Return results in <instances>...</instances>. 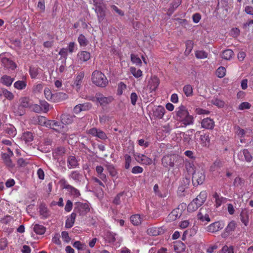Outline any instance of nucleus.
<instances>
[{
	"label": "nucleus",
	"instance_id": "nucleus-22",
	"mask_svg": "<svg viewBox=\"0 0 253 253\" xmlns=\"http://www.w3.org/2000/svg\"><path fill=\"white\" fill-rule=\"evenodd\" d=\"M189 114L187 110L186 109L185 107L183 106H181L179 107L176 111V115L177 117L179 118L178 120L180 121L182 119H183L184 118H185L187 116V115Z\"/></svg>",
	"mask_w": 253,
	"mask_h": 253
},
{
	"label": "nucleus",
	"instance_id": "nucleus-47",
	"mask_svg": "<svg viewBox=\"0 0 253 253\" xmlns=\"http://www.w3.org/2000/svg\"><path fill=\"white\" fill-rule=\"evenodd\" d=\"M104 169L101 166H97L96 167V171L100 177L103 181H105L106 180V176L105 174L103 173Z\"/></svg>",
	"mask_w": 253,
	"mask_h": 253
},
{
	"label": "nucleus",
	"instance_id": "nucleus-52",
	"mask_svg": "<svg viewBox=\"0 0 253 253\" xmlns=\"http://www.w3.org/2000/svg\"><path fill=\"white\" fill-rule=\"evenodd\" d=\"M126 89V85L123 82H120L118 84L117 89V94L121 95L124 91Z\"/></svg>",
	"mask_w": 253,
	"mask_h": 253
},
{
	"label": "nucleus",
	"instance_id": "nucleus-23",
	"mask_svg": "<svg viewBox=\"0 0 253 253\" xmlns=\"http://www.w3.org/2000/svg\"><path fill=\"white\" fill-rule=\"evenodd\" d=\"M1 63L2 65L7 69L14 70L16 67L15 64L7 58H2L1 59Z\"/></svg>",
	"mask_w": 253,
	"mask_h": 253
},
{
	"label": "nucleus",
	"instance_id": "nucleus-8",
	"mask_svg": "<svg viewBox=\"0 0 253 253\" xmlns=\"http://www.w3.org/2000/svg\"><path fill=\"white\" fill-rule=\"evenodd\" d=\"M95 98L97 102L101 106H106L111 103L114 100V98L112 96H105L100 93H96Z\"/></svg>",
	"mask_w": 253,
	"mask_h": 253
},
{
	"label": "nucleus",
	"instance_id": "nucleus-56",
	"mask_svg": "<svg viewBox=\"0 0 253 253\" xmlns=\"http://www.w3.org/2000/svg\"><path fill=\"white\" fill-rule=\"evenodd\" d=\"M242 222L247 226L249 223V216L247 212L242 211L240 214Z\"/></svg>",
	"mask_w": 253,
	"mask_h": 253
},
{
	"label": "nucleus",
	"instance_id": "nucleus-41",
	"mask_svg": "<svg viewBox=\"0 0 253 253\" xmlns=\"http://www.w3.org/2000/svg\"><path fill=\"white\" fill-rule=\"evenodd\" d=\"M33 135L32 132L29 131H26L23 133L22 136V139L26 143H29L33 141Z\"/></svg>",
	"mask_w": 253,
	"mask_h": 253
},
{
	"label": "nucleus",
	"instance_id": "nucleus-64",
	"mask_svg": "<svg viewBox=\"0 0 253 253\" xmlns=\"http://www.w3.org/2000/svg\"><path fill=\"white\" fill-rule=\"evenodd\" d=\"M223 253H234V248L233 246H224L222 249Z\"/></svg>",
	"mask_w": 253,
	"mask_h": 253
},
{
	"label": "nucleus",
	"instance_id": "nucleus-49",
	"mask_svg": "<svg viewBox=\"0 0 253 253\" xmlns=\"http://www.w3.org/2000/svg\"><path fill=\"white\" fill-rule=\"evenodd\" d=\"M107 239L110 243H114L116 240H120L118 237V235L113 232H109L107 235Z\"/></svg>",
	"mask_w": 253,
	"mask_h": 253
},
{
	"label": "nucleus",
	"instance_id": "nucleus-35",
	"mask_svg": "<svg viewBox=\"0 0 253 253\" xmlns=\"http://www.w3.org/2000/svg\"><path fill=\"white\" fill-rule=\"evenodd\" d=\"M5 131L11 137H14L16 134V128L11 125H7L5 127Z\"/></svg>",
	"mask_w": 253,
	"mask_h": 253
},
{
	"label": "nucleus",
	"instance_id": "nucleus-48",
	"mask_svg": "<svg viewBox=\"0 0 253 253\" xmlns=\"http://www.w3.org/2000/svg\"><path fill=\"white\" fill-rule=\"evenodd\" d=\"M66 188L68 189L71 194L74 197H78L80 196V191L74 187L68 185Z\"/></svg>",
	"mask_w": 253,
	"mask_h": 253
},
{
	"label": "nucleus",
	"instance_id": "nucleus-62",
	"mask_svg": "<svg viewBox=\"0 0 253 253\" xmlns=\"http://www.w3.org/2000/svg\"><path fill=\"white\" fill-rule=\"evenodd\" d=\"M154 192L155 194L161 198H164L167 196L166 193L162 194L159 189V186L157 184H156L153 187Z\"/></svg>",
	"mask_w": 253,
	"mask_h": 253
},
{
	"label": "nucleus",
	"instance_id": "nucleus-50",
	"mask_svg": "<svg viewBox=\"0 0 253 253\" xmlns=\"http://www.w3.org/2000/svg\"><path fill=\"white\" fill-rule=\"evenodd\" d=\"M237 226V224L234 221H230L227 227L225 228V231L228 233H231L234 231Z\"/></svg>",
	"mask_w": 253,
	"mask_h": 253
},
{
	"label": "nucleus",
	"instance_id": "nucleus-19",
	"mask_svg": "<svg viewBox=\"0 0 253 253\" xmlns=\"http://www.w3.org/2000/svg\"><path fill=\"white\" fill-rule=\"evenodd\" d=\"M212 197L215 199L214 206L216 208L219 207L222 204L225 203L227 201L226 198L219 196L216 192L213 194Z\"/></svg>",
	"mask_w": 253,
	"mask_h": 253
},
{
	"label": "nucleus",
	"instance_id": "nucleus-29",
	"mask_svg": "<svg viewBox=\"0 0 253 253\" xmlns=\"http://www.w3.org/2000/svg\"><path fill=\"white\" fill-rule=\"evenodd\" d=\"M182 214V211L179 209V208H176L174 209L171 213L169 215V218L172 220H174L177 218L180 217Z\"/></svg>",
	"mask_w": 253,
	"mask_h": 253
},
{
	"label": "nucleus",
	"instance_id": "nucleus-9",
	"mask_svg": "<svg viewBox=\"0 0 253 253\" xmlns=\"http://www.w3.org/2000/svg\"><path fill=\"white\" fill-rule=\"evenodd\" d=\"M178 157L175 155H166L162 160V164L165 167H173Z\"/></svg>",
	"mask_w": 253,
	"mask_h": 253
},
{
	"label": "nucleus",
	"instance_id": "nucleus-34",
	"mask_svg": "<svg viewBox=\"0 0 253 253\" xmlns=\"http://www.w3.org/2000/svg\"><path fill=\"white\" fill-rule=\"evenodd\" d=\"M0 92H2V95L9 100H11L14 98V96L13 94L5 88H1Z\"/></svg>",
	"mask_w": 253,
	"mask_h": 253
},
{
	"label": "nucleus",
	"instance_id": "nucleus-26",
	"mask_svg": "<svg viewBox=\"0 0 253 253\" xmlns=\"http://www.w3.org/2000/svg\"><path fill=\"white\" fill-rule=\"evenodd\" d=\"M144 217V215H140V214H137L131 216L130 218L131 222L133 225H138L141 223Z\"/></svg>",
	"mask_w": 253,
	"mask_h": 253
},
{
	"label": "nucleus",
	"instance_id": "nucleus-25",
	"mask_svg": "<svg viewBox=\"0 0 253 253\" xmlns=\"http://www.w3.org/2000/svg\"><path fill=\"white\" fill-rule=\"evenodd\" d=\"M74 117L75 116L69 114H63L61 117V122L64 125L66 126L73 123Z\"/></svg>",
	"mask_w": 253,
	"mask_h": 253
},
{
	"label": "nucleus",
	"instance_id": "nucleus-33",
	"mask_svg": "<svg viewBox=\"0 0 253 253\" xmlns=\"http://www.w3.org/2000/svg\"><path fill=\"white\" fill-rule=\"evenodd\" d=\"M50 120H47L46 118L43 116H38L36 118V121L38 124L42 126H45L47 127H49L47 126V124H48L49 121Z\"/></svg>",
	"mask_w": 253,
	"mask_h": 253
},
{
	"label": "nucleus",
	"instance_id": "nucleus-10",
	"mask_svg": "<svg viewBox=\"0 0 253 253\" xmlns=\"http://www.w3.org/2000/svg\"><path fill=\"white\" fill-rule=\"evenodd\" d=\"M195 136H199L200 142L202 146L208 147L211 144L210 136L209 133H202L198 131L195 133Z\"/></svg>",
	"mask_w": 253,
	"mask_h": 253
},
{
	"label": "nucleus",
	"instance_id": "nucleus-59",
	"mask_svg": "<svg viewBox=\"0 0 253 253\" xmlns=\"http://www.w3.org/2000/svg\"><path fill=\"white\" fill-rule=\"evenodd\" d=\"M244 180L240 177H236L233 181V185L235 187H240L244 184Z\"/></svg>",
	"mask_w": 253,
	"mask_h": 253
},
{
	"label": "nucleus",
	"instance_id": "nucleus-16",
	"mask_svg": "<svg viewBox=\"0 0 253 253\" xmlns=\"http://www.w3.org/2000/svg\"><path fill=\"white\" fill-rule=\"evenodd\" d=\"M159 84V81L157 77H153L150 79L148 82L147 87L149 88L150 92L156 90Z\"/></svg>",
	"mask_w": 253,
	"mask_h": 253
},
{
	"label": "nucleus",
	"instance_id": "nucleus-39",
	"mask_svg": "<svg viewBox=\"0 0 253 253\" xmlns=\"http://www.w3.org/2000/svg\"><path fill=\"white\" fill-rule=\"evenodd\" d=\"M207 198V193L205 191L201 192L199 195L194 199L195 201H199V203L198 205L200 206L202 205L203 203L205 202Z\"/></svg>",
	"mask_w": 253,
	"mask_h": 253
},
{
	"label": "nucleus",
	"instance_id": "nucleus-15",
	"mask_svg": "<svg viewBox=\"0 0 253 253\" xmlns=\"http://www.w3.org/2000/svg\"><path fill=\"white\" fill-rule=\"evenodd\" d=\"M90 58V53L86 51H82L77 54V60L79 63H82L88 60Z\"/></svg>",
	"mask_w": 253,
	"mask_h": 253
},
{
	"label": "nucleus",
	"instance_id": "nucleus-38",
	"mask_svg": "<svg viewBox=\"0 0 253 253\" xmlns=\"http://www.w3.org/2000/svg\"><path fill=\"white\" fill-rule=\"evenodd\" d=\"M207 198V193L205 191L201 192L199 195L194 199L195 201H199V203L198 205L200 206L202 205L203 203L205 202Z\"/></svg>",
	"mask_w": 253,
	"mask_h": 253
},
{
	"label": "nucleus",
	"instance_id": "nucleus-12",
	"mask_svg": "<svg viewBox=\"0 0 253 253\" xmlns=\"http://www.w3.org/2000/svg\"><path fill=\"white\" fill-rule=\"evenodd\" d=\"M89 211V206L86 203H77L74 211L78 212L80 215H84Z\"/></svg>",
	"mask_w": 253,
	"mask_h": 253
},
{
	"label": "nucleus",
	"instance_id": "nucleus-20",
	"mask_svg": "<svg viewBox=\"0 0 253 253\" xmlns=\"http://www.w3.org/2000/svg\"><path fill=\"white\" fill-rule=\"evenodd\" d=\"M14 80V79L13 78H11L10 76L6 75H4L0 78V83L5 86H10L11 85Z\"/></svg>",
	"mask_w": 253,
	"mask_h": 253
},
{
	"label": "nucleus",
	"instance_id": "nucleus-11",
	"mask_svg": "<svg viewBox=\"0 0 253 253\" xmlns=\"http://www.w3.org/2000/svg\"><path fill=\"white\" fill-rule=\"evenodd\" d=\"M134 157L135 160L140 164L150 165L152 164L153 161L152 159L143 154L136 153L134 154Z\"/></svg>",
	"mask_w": 253,
	"mask_h": 253
},
{
	"label": "nucleus",
	"instance_id": "nucleus-18",
	"mask_svg": "<svg viewBox=\"0 0 253 253\" xmlns=\"http://www.w3.org/2000/svg\"><path fill=\"white\" fill-rule=\"evenodd\" d=\"M14 87L18 90H23L27 86L26 77L23 76L22 80L15 82L13 84Z\"/></svg>",
	"mask_w": 253,
	"mask_h": 253
},
{
	"label": "nucleus",
	"instance_id": "nucleus-63",
	"mask_svg": "<svg viewBox=\"0 0 253 253\" xmlns=\"http://www.w3.org/2000/svg\"><path fill=\"white\" fill-rule=\"evenodd\" d=\"M251 107V104L247 102L241 103L238 106V110H243L245 109H249Z\"/></svg>",
	"mask_w": 253,
	"mask_h": 253
},
{
	"label": "nucleus",
	"instance_id": "nucleus-45",
	"mask_svg": "<svg viewBox=\"0 0 253 253\" xmlns=\"http://www.w3.org/2000/svg\"><path fill=\"white\" fill-rule=\"evenodd\" d=\"M183 91L187 97L191 96L193 95V88L190 84L184 85Z\"/></svg>",
	"mask_w": 253,
	"mask_h": 253
},
{
	"label": "nucleus",
	"instance_id": "nucleus-28",
	"mask_svg": "<svg viewBox=\"0 0 253 253\" xmlns=\"http://www.w3.org/2000/svg\"><path fill=\"white\" fill-rule=\"evenodd\" d=\"M76 217V213L72 212L66 220L65 227L67 228H71L74 225Z\"/></svg>",
	"mask_w": 253,
	"mask_h": 253
},
{
	"label": "nucleus",
	"instance_id": "nucleus-43",
	"mask_svg": "<svg viewBox=\"0 0 253 253\" xmlns=\"http://www.w3.org/2000/svg\"><path fill=\"white\" fill-rule=\"evenodd\" d=\"M129 71H130L131 74L135 78H140L142 76V75H143L142 71L140 69L137 70L134 67H130L129 68Z\"/></svg>",
	"mask_w": 253,
	"mask_h": 253
},
{
	"label": "nucleus",
	"instance_id": "nucleus-2",
	"mask_svg": "<svg viewBox=\"0 0 253 253\" xmlns=\"http://www.w3.org/2000/svg\"><path fill=\"white\" fill-rule=\"evenodd\" d=\"M47 126L49 128L53 129L55 131L61 133L65 135L68 130V127L67 126L64 125L62 123L59 122L54 120H50Z\"/></svg>",
	"mask_w": 253,
	"mask_h": 253
},
{
	"label": "nucleus",
	"instance_id": "nucleus-17",
	"mask_svg": "<svg viewBox=\"0 0 253 253\" xmlns=\"http://www.w3.org/2000/svg\"><path fill=\"white\" fill-rule=\"evenodd\" d=\"M201 126L205 129H212L214 126V122L212 119L207 118L202 121Z\"/></svg>",
	"mask_w": 253,
	"mask_h": 253
},
{
	"label": "nucleus",
	"instance_id": "nucleus-40",
	"mask_svg": "<svg viewBox=\"0 0 253 253\" xmlns=\"http://www.w3.org/2000/svg\"><path fill=\"white\" fill-rule=\"evenodd\" d=\"M33 230L36 234L39 235H42L45 232V228L43 226L38 224L34 225Z\"/></svg>",
	"mask_w": 253,
	"mask_h": 253
},
{
	"label": "nucleus",
	"instance_id": "nucleus-3",
	"mask_svg": "<svg viewBox=\"0 0 253 253\" xmlns=\"http://www.w3.org/2000/svg\"><path fill=\"white\" fill-rule=\"evenodd\" d=\"M47 126L49 128L53 129L55 131L61 133L65 135L68 130V127L67 126L64 125L62 123L59 122L54 120H50Z\"/></svg>",
	"mask_w": 253,
	"mask_h": 253
},
{
	"label": "nucleus",
	"instance_id": "nucleus-27",
	"mask_svg": "<svg viewBox=\"0 0 253 253\" xmlns=\"http://www.w3.org/2000/svg\"><path fill=\"white\" fill-rule=\"evenodd\" d=\"M13 155L12 151H10L9 154L2 153L1 157L5 164L8 167H12V164L10 157Z\"/></svg>",
	"mask_w": 253,
	"mask_h": 253
},
{
	"label": "nucleus",
	"instance_id": "nucleus-44",
	"mask_svg": "<svg viewBox=\"0 0 253 253\" xmlns=\"http://www.w3.org/2000/svg\"><path fill=\"white\" fill-rule=\"evenodd\" d=\"M186 49L184 52L185 54L187 56L188 55L192 50L193 48V42L191 40H188L185 42Z\"/></svg>",
	"mask_w": 253,
	"mask_h": 253
},
{
	"label": "nucleus",
	"instance_id": "nucleus-51",
	"mask_svg": "<svg viewBox=\"0 0 253 253\" xmlns=\"http://www.w3.org/2000/svg\"><path fill=\"white\" fill-rule=\"evenodd\" d=\"M131 62L137 66H141L142 64V61L140 58L135 54H131L130 56Z\"/></svg>",
	"mask_w": 253,
	"mask_h": 253
},
{
	"label": "nucleus",
	"instance_id": "nucleus-54",
	"mask_svg": "<svg viewBox=\"0 0 253 253\" xmlns=\"http://www.w3.org/2000/svg\"><path fill=\"white\" fill-rule=\"evenodd\" d=\"M226 74V69L224 67L221 66L218 68L216 72V75L218 78H222Z\"/></svg>",
	"mask_w": 253,
	"mask_h": 253
},
{
	"label": "nucleus",
	"instance_id": "nucleus-61",
	"mask_svg": "<svg viewBox=\"0 0 253 253\" xmlns=\"http://www.w3.org/2000/svg\"><path fill=\"white\" fill-rule=\"evenodd\" d=\"M70 177L76 181H80L82 175L77 171H73L70 175Z\"/></svg>",
	"mask_w": 253,
	"mask_h": 253
},
{
	"label": "nucleus",
	"instance_id": "nucleus-4",
	"mask_svg": "<svg viewBox=\"0 0 253 253\" xmlns=\"http://www.w3.org/2000/svg\"><path fill=\"white\" fill-rule=\"evenodd\" d=\"M192 181L194 184H201L205 180V175L203 168L198 167L192 173Z\"/></svg>",
	"mask_w": 253,
	"mask_h": 253
},
{
	"label": "nucleus",
	"instance_id": "nucleus-14",
	"mask_svg": "<svg viewBox=\"0 0 253 253\" xmlns=\"http://www.w3.org/2000/svg\"><path fill=\"white\" fill-rule=\"evenodd\" d=\"M147 233L150 236H158L164 233V229L162 227L152 226L149 227Z\"/></svg>",
	"mask_w": 253,
	"mask_h": 253
},
{
	"label": "nucleus",
	"instance_id": "nucleus-36",
	"mask_svg": "<svg viewBox=\"0 0 253 253\" xmlns=\"http://www.w3.org/2000/svg\"><path fill=\"white\" fill-rule=\"evenodd\" d=\"M126 197V194L122 192L118 194L114 198L113 200V203L116 205H119L121 204V202H125V199Z\"/></svg>",
	"mask_w": 253,
	"mask_h": 253
},
{
	"label": "nucleus",
	"instance_id": "nucleus-60",
	"mask_svg": "<svg viewBox=\"0 0 253 253\" xmlns=\"http://www.w3.org/2000/svg\"><path fill=\"white\" fill-rule=\"evenodd\" d=\"M107 169L111 176L116 177L117 176V172L113 165H107Z\"/></svg>",
	"mask_w": 253,
	"mask_h": 253
},
{
	"label": "nucleus",
	"instance_id": "nucleus-7",
	"mask_svg": "<svg viewBox=\"0 0 253 253\" xmlns=\"http://www.w3.org/2000/svg\"><path fill=\"white\" fill-rule=\"evenodd\" d=\"M211 211L208 207H203L200 209L199 211L197 214L198 219L202 222L206 221L209 222L211 221L209 216V214Z\"/></svg>",
	"mask_w": 253,
	"mask_h": 253
},
{
	"label": "nucleus",
	"instance_id": "nucleus-24",
	"mask_svg": "<svg viewBox=\"0 0 253 253\" xmlns=\"http://www.w3.org/2000/svg\"><path fill=\"white\" fill-rule=\"evenodd\" d=\"M166 110L164 107L158 106L153 111V114L155 117L158 119H162L165 113Z\"/></svg>",
	"mask_w": 253,
	"mask_h": 253
},
{
	"label": "nucleus",
	"instance_id": "nucleus-30",
	"mask_svg": "<svg viewBox=\"0 0 253 253\" xmlns=\"http://www.w3.org/2000/svg\"><path fill=\"white\" fill-rule=\"evenodd\" d=\"M40 214L44 218H47L50 215V211L47 207L44 204H41L39 207Z\"/></svg>",
	"mask_w": 253,
	"mask_h": 253
},
{
	"label": "nucleus",
	"instance_id": "nucleus-57",
	"mask_svg": "<svg viewBox=\"0 0 253 253\" xmlns=\"http://www.w3.org/2000/svg\"><path fill=\"white\" fill-rule=\"evenodd\" d=\"M44 95L45 98L48 100L53 101L54 98V94L51 93V90L48 88H45L44 90Z\"/></svg>",
	"mask_w": 253,
	"mask_h": 253
},
{
	"label": "nucleus",
	"instance_id": "nucleus-32",
	"mask_svg": "<svg viewBox=\"0 0 253 253\" xmlns=\"http://www.w3.org/2000/svg\"><path fill=\"white\" fill-rule=\"evenodd\" d=\"M234 55L233 51L230 49L224 50L221 54V57L225 60H229Z\"/></svg>",
	"mask_w": 253,
	"mask_h": 253
},
{
	"label": "nucleus",
	"instance_id": "nucleus-1",
	"mask_svg": "<svg viewBox=\"0 0 253 253\" xmlns=\"http://www.w3.org/2000/svg\"><path fill=\"white\" fill-rule=\"evenodd\" d=\"M91 79L94 84L101 87H105L108 83L105 75L98 71H94L92 73Z\"/></svg>",
	"mask_w": 253,
	"mask_h": 253
},
{
	"label": "nucleus",
	"instance_id": "nucleus-46",
	"mask_svg": "<svg viewBox=\"0 0 253 253\" xmlns=\"http://www.w3.org/2000/svg\"><path fill=\"white\" fill-rule=\"evenodd\" d=\"M194 200L188 205L187 210L189 212H193L196 211L201 206L197 204Z\"/></svg>",
	"mask_w": 253,
	"mask_h": 253
},
{
	"label": "nucleus",
	"instance_id": "nucleus-42",
	"mask_svg": "<svg viewBox=\"0 0 253 253\" xmlns=\"http://www.w3.org/2000/svg\"><path fill=\"white\" fill-rule=\"evenodd\" d=\"M185 245L181 242H176L174 245V250L177 253H181L185 250Z\"/></svg>",
	"mask_w": 253,
	"mask_h": 253
},
{
	"label": "nucleus",
	"instance_id": "nucleus-31",
	"mask_svg": "<svg viewBox=\"0 0 253 253\" xmlns=\"http://www.w3.org/2000/svg\"><path fill=\"white\" fill-rule=\"evenodd\" d=\"M68 167L69 169H74L78 166V161L75 157L70 156L67 160Z\"/></svg>",
	"mask_w": 253,
	"mask_h": 253
},
{
	"label": "nucleus",
	"instance_id": "nucleus-58",
	"mask_svg": "<svg viewBox=\"0 0 253 253\" xmlns=\"http://www.w3.org/2000/svg\"><path fill=\"white\" fill-rule=\"evenodd\" d=\"M78 41L81 46H86L87 44V40L83 34L79 36Z\"/></svg>",
	"mask_w": 253,
	"mask_h": 253
},
{
	"label": "nucleus",
	"instance_id": "nucleus-21",
	"mask_svg": "<svg viewBox=\"0 0 253 253\" xmlns=\"http://www.w3.org/2000/svg\"><path fill=\"white\" fill-rule=\"evenodd\" d=\"M84 77V74L83 73H80L76 78L74 81L73 86L76 88V90L78 91L81 87L82 86V80Z\"/></svg>",
	"mask_w": 253,
	"mask_h": 253
},
{
	"label": "nucleus",
	"instance_id": "nucleus-13",
	"mask_svg": "<svg viewBox=\"0 0 253 253\" xmlns=\"http://www.w3.org/2000/svg\"><path fill=\"white\" fill-rule=\"evenodd\" d=\"M238 158L241 161L251 162L253 160V156L247 149H244L239 152Z\"/></svg>",
	"mask_w": 253,
	"mask_h": 253
},
{
	"label": "nucleus",
	"instance_id": "nucleus-5",
	"mask_svg": "<svg viewBox=\"0 0 253 253\" xmlns=\"http://www.w3.org/2000/svg\"><path fill=\"white\" fill-rule=\"evenodd\" d=\"M95 6V11L97 14L99 22L102 21L105 17L104 5L102 0H93Z\"/></svg>",
	"mask_w": 253,
	"mask_h": 253
},
{
	"label": "nucleus",
	"instance_id": "nucleus-6",
	"mask_svg": "<svg viewBox=\"0 0 253 253\" xmlns=\"http://www.w3.org/2000/svg\"><path fill=\"white\" fill-rule=\"evenodd\" d=\"M225 225L224 221L220 220L211 223L206 227V230L210 233H215L222 229Z\"/></svg>",
	"mask_w": 253,
	"mask_h": 253
},
{
	"label": "nucleus",
	"instance_id": "nucleus-55",
	"mask_svg": "<svg viewBox=\"0 0 253 253\" xmlns=\"http://www.w3.org/2000/svg\"><path fill=\"white\" fill-rule=\"evenodd\" d=\"M180 121L185 125H189L193 123V118L192 116L188 114L187 116L184 118L183 119H182Z\"/></svg>",
	"mask_w": 253,
	"mask_h": 253
},
{
	"label": "nucleus",
	"instance_id": "nucleus-37",
	"mask_svg": "<svg viewBox=\"0 0 253 253\" xmlns=\"http://www.w3.org/2000/svg\"><path fill=\"white\" fill-rule=\"evenodd\" d=\"M67 95L63 92H58L54 94L53 102H59L66 99Z\"/></svg>",
	"mask_w": 253,
	"mask_h": 253
},
{
	"label": "nucleus",
	"instance_id": "nucleus-53",
	"mask_svg": "<svg viewBox=\"0 0 253 253\" xmlns=\"http://www.w3.org/2000/svg\"><path fill=\"white\" fill-rule=\"evenodd\" d=\"M195 56L198 59H205L207 58L208 53L204 50H197L195 52Z\"/></svg>",
	"mask_w": 253,
	"mask_h": 253
}]
</instances>
